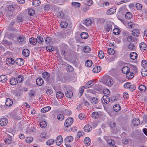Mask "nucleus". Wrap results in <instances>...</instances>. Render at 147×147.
<instances>
[{
  "label": "nucleus",
  "instance_id": "obj_1",
  "mask_svg": "<svg viewBox=\"0 0 147 147\" xmlns=\"http://www.w3.org/2000/svg\"><path fill=\"white\" fill-rule=\"evenodd\" d=\"M16 8L15 5L11 4L8 5L4 12L5 15L7 17L13 16V12L15 10Z\"/></svg>",
  "mask_w": 147,
  "mask_h": 147
},
{
  "label": "nucleus",
  "instance_id": "obj_2",
  "mask_svg": "<svg viewBox=\"0 0 147 147\" xmlns=\"http://www.w3.org/2000/svg\"><path fill=\"white\" fill-rule=\"evenodd\" d=\"M102 83L109 87H110L113 84V78L108 75L104 76L102 78Z\"/></svg>",
  "mask_w": 147,
  "mask_h": 147
},
{
  "label": "nucleus",
  "instance_id": "obj_3",
  "mask_svg": "<svg viewBox=\"0 0 147 147\" xmlns=\"http://www.w3.org/2000/svg\"><path fill=\"white\" fill-rule=\"evenodd\" d=\"M141 64L143 68L142 69L141 73L142 76L145 77L147 75V69L146 68L147 66V63L146 60H144L141 62Z\"/></svg>",
  "mask_w": 147,
  "mask_h": 147
},
{
  "label": "nucleus",
  "instance_id": "obj_4",
  "mask_svg": "<svg viewBox=\"0 0 147 147\" xmlns=\"http://www.w3.org/2000/svg\"><path fill=\"white\" fill-rule=\"evenodd\" d=\"M102 115V112H94L91 115V117L97 119Z\"/></svg>",
  "mask_w": 147,
  "mask_h": 147
},
{
  "label": "nucleus",
  "instance_id": "obj_5",
  "mask_svg": "<svg viewBox=\"0 0 147 147\" xmlns=\"http://www.w3.org/2000/svg\"><path fill=\"white\" fill-rule=\"evenodd\" d=\"M73 122V119L72 118H68L65 121L64 125L65 126L68 127L71 125Z\"/></svg>",
  "mask_w": 147,
  "mask_h": 147
},
{
  "label": "nucleus",
  "instance_id": "obj_6",
  "mask_svg": "<svg viewBox=\"0 0 147 147\" xmlns=\"http://www.w3.org/2000/svg\"><path fill=\"white\" fill-rule=\"evenodd\" d=\"M63 138L61 136L59 135L56 138L55 140V142L57 146L60 145L63 142Z\"/></svg>",
  "mask_w": 147,
  "mask_h": 147
},
{
  "label": "nucleus",
  "instance_id": "obj_7",
  "mask_svg": "<svg viewBox=\"0 0 147 147\" xmlns=\"http://www.w3.org/2000/svg\"><path fill=\"white\" fill-rule=\"evenodd\" d=\"M110 100L109 97L107 95L104 96L102 98V102L104 104L108 103L109 102Z\"/></svg>",
  "mask_w": 147,
  "mask_h": 147
},
{
  "label": "nucleus",
  "instance_id": "obj_8",
  "mask_svg": "<svg viewBox=\"0 0 147 147\" xmlns=\"http://www.w3.org/2000/svg\"><path fill=\"white\" fill-rule=\"evenodd\" d=\"M140 32L139 30L137 29H135L132 31V34L135 37H138L140 35Z\"/></svg>",
  "mask_w": 147,
  "mask_h": 147
},
{
  "label": "nucleus",
  "instance_id": "obj_9",
  "mask_svg": "<svg viewBox=\"0 0 147 147\" xmlns=\"http://www.w3.org/2000/svg\"><path fill=\"white\" fill-rule=\"evenodd\" d=\"M104 138L107 143L109 145H110V146L112 145H114V144H115V142L113 140L111 139H108V136H105L104 137Z\"/></svg>",
  "mask_w": 147,
  "mask_h": 147
},
{
  "label": "nucleus",
  "instance_id": "obj_10",
  "mask_svg": "<svg viewBox=\"0 0 147 147\" xmlns=\"http://www.w3.org/2000/svg\"><path fill=\"white\" fill-rule=\"evenodd\" d=\"M126 24L129 28H136L138 27V25L137 24L132 22H129Z\"/></svg>",
  "mask_w": 147,
  "mask_h": 147
},
{
  "label": "nucleus",
  "instance_id": "obj_11",
  "mask_svg": "<svg viewBox=\"0 0 147 147\" xmlns=\"http://www.w3.org/2000/svg\"><path fill=\"white\" fill-rule=\"evenodd\" d=\"M24 61L22 58H18L16 59L15 63L18 65H22L24 64Z\"/></svg>",
  "mask_w": 147,
  "mask_h": 147
},
{
  "label": "nucleus",
  "instance_id": "obj_12",
  "mask_svg": "<svg viewBox=\"0 0 147 147\" xmlns=\"http://www.w3.org/2000/svg\"><path fill=\"white\" fill-rule=\"evenodd\" d=\"M126 78L128 79H131L134 76V73L130 70L126 74Z\"/></svg>",
  "mask_w": 147,
  "mask_h": 147
},
{
  "label": "nucleus",
  "instance_id": "obj_13",
  "mask_svg": "<svg viewBox=\"0 0 147 147\" xmlns=\"http://www.w3.org/2000/svg\"><path fill=\"white\" fill-rule=\"evenodd\" d=\"M91 126L89 124L86 125L84 127V131L86 132H90L92 129Z\"/></svg>",
  "mask_w": 147,
  "mask_h": 147
},
{
  "label": "nucleus",
  "instance_id": "obj_14",
  "mask_svg": "<svg viewBox=\"0 0 147 147\" xmlns=\"http://www.w3.org/2000/svg\"><path fill=\"white\" fill-rule=\"evenodd\" d=\"M7 123V119L6 118H2L0 120V124L1 126H5Z\"/></svg>",
  "mask_w": 147,
  "mask_h": 147
},
{
  "label": "nucleus",
  "instance_id": "obj_15",
  "mask_svg": "<svg viewBox=\"0 0 147 147\" xmlns=\"http://www.w3.org/2000/svg\"><path fill=\"white\" fill-rule=\"evenodd\" d=\"M36 84L38 86H41L43 83V80L41 78H38L36 81Z\"/></svg>",
  "mask_w": 147,
  "mask_h": 147
},
{
  "label": "nucleus",
  "instance_id": "obj_16",
  "mask_svg": "<svg viewBox=\"0 0 147 147\" xmlns=\"http://www.w3.org/2000/svg\"><path fill=\"white\" fill-rule=\"evenodd\" d=\"M106 24L107 28H112L113 26L114 28H116V26L115 25V24L110 21H107Z\"/></svg>",
  "mask_w": 147,
  "mask_h": 147
},
{
  "label": "nucleus",
  "instance_id": "obj_17",
  "mask_svg": "<svg viewBox=\"0 0 147 147\" xmlns=\"http://www.w3.org/2000/svg\"><path fill=\"white\" fill-rule=\"evenodd\" d=\"M130 70V68L127 66L123 67L121 71L123 73L126 74Z\"/></svg>",
  "mask_w": 147,
  "mask_h": 147
},
{
  "label": "nucleus",
  "instance_id": "obj_18",
  "mask_svg": "<svg viewBox=\"0 0 147 147\" xmlns=\"http://www.w3.org/2000/svg\"><path fill=\"white\" fill-rule=\"evenodd\" d=\"M25 39V37L23 35H22L19 36L18 38L17 39L18 41L22 44L24 42V41Z\"/></svg>",
  "mask_w": 147,
  "mask_h": 147
},
{
  "label": "nucleus",
  "instance_id": "obj_19",
  "mask_svg": "<svg viewBox=\"0 0 147 147\" xmlns=\"http://www.w3.org/2000/svg\"><path fill=\"white\" fill-rule=\"evenodd\" d=\"M94 83V82L92 80L88 82L84 86L85 88L87 89L91 86H92Z\"/></svg>",
  "mask_w": 147,
  "mask_h": 147
},
{
  "label": "nucleus",
  "instance_id": "obj_20",
  "mask_svg": "<svg viewBox=\"0 0 147 147\" xmlns=\"http://www.w3.org/2000/svg\"><path fill=\"white\" fill-rule=\"evenodd\" d=\"M50 74L47 72H44L42 74V77L45 80H47L50 77Z\"/></svg>",
  "mask_w": 147,
  "mask_h": 147
},
{
  "label": "nucleus",
  "instance_id": "obj_21",
  "mask_svg": "<svg viewBox=\"0 0 147 147\" xmlns=\"http://www.w3.org/2000/svg\"><path fill=\"white\" fill-rule=\"evenodd\" d=\"M13 102L12 100L10 98H7L6 100L5 105L8 107L10 106L13 104Z\"/></svg>",
  "mask_w": 147,
  "mask_h": 147
},
{
  "label": "nucleus",
  "instance_id": "obj_22",
  "mask_svg": "<svg viewBox=\"0 0 147 147\" xmlns=\"http://www.w3.org/2000/svg\"><path fill=\"white\" fill-rule=\"evenodd\" d=\"M101 67L99 66L94 67L92 70L93 72L95 73H96L100 72L101 70Z\"/></svg>",
  "mask_w": 147,
  "mask_h": 147
},
{
  "label": "nucleus",
  "instance_id": "obj_23",
  "mask_svg": "<svg viewBox=\"0 0 147 147\" xmlns=\"http://www.w3.org/2000/svg\"><path fill=\"white\" fill-rule=\"evenodd\" d=\"M146 45L143 42L140 43L139 45L140 48L141 50L144 51L146 49Z\"/></svg>",
  "mask_w": 147,
  "mask_h": 147
},
{
  "label": "nucleus",
  "instance_id": "obj_24",
  "mask_svg": "<svg viewBox=\"0 0 147 147\" xmlns=\"http://www.w3.org/2000/svg\"><path fill=\"white\" fill-rule=\"evenodd\" d=\"M10 84L12 85H16L17 83V79L15 78H12L10 80Z\"/></svg>",
  "mask_w": 147,
  "mask_h": 147
},
{
  "label": "nucleus",
  "instance_id": "obj_25",
  "mask_svg": "<svg viewBox=\"0 0 147 147\" xmlns=\"http://www.w3.org/2000/svg\"><path fill=\"white\" fill-rule=\"evenodd\" d=\"M121 107L120 105L118 104H116L113 107V110L114 111L118 112L120 110Z\"/></svg>",
  "mask_w": 147,
  "mask_h": 147
},
{
  "label": "nucleus",
  "instance_id": "obj_26",
  "mask_svg": "<svg viewBox=\"0 0 147 147\" xmlns=\"http://www.w3.org/2000/svg\"><path fill=\"white\" fill-rule=\"evenodd\" d=\"M137 54L135 52L131 53L130 55V58L133 60H134L136 59L137 58Z\"/></svg>",
  "mask_w": 147,
  "mask_h": 147
},
{
  "label": "nucleus",
  "instance_id": "obj_27",
  "mask_svg": "<svg viewBox=\"0 0 147 147\" xmlns=\"http://www.w3.org/2000/svg\"><path fill=\"white\" fill-rule=\"evenodd\" d=\"M84 142L86 146H88L90 144V140L88 137H86L84 140Z\"/></svg>",
  "mask_w": 147,
  "mask_h": 147
},
{
  "label": "nucleus",
  "instance_id": "obj_28",
  "mask_svg": "<svg viewBox=\"0 0 147 147\" xmlns=\"http://www.w3.org/2000/svg\"><path fill=\"white\" fill-rule=\"evenodd\" d=\"M140 123V121L138 118L134 119L133 120V124L134 126H137Z\"/></svg>",
  "mask_w": 147,
  "mask_h": 147
},
{
  "label": "nucleus",
  "instance_id": "obj_29",
  "mask_svg": "<svg viewBox=\"0 0 147 147\" xmlns=\"http://www.w3.org/2000/svg\"><path fill=\"white\" fill-rule=\"evenodd\" d=\"M6 63L9 65H13L15 63L14 60L12 58H8L6 59Z\"/></svg>",
  "mask_w": 147,
  "mask_h": 147
},
{
  "label": "nucleus",
  "instance_id": "obj_30",
  "mask_svg": "<svg viewBox=\"0 0 147 147\" xmlns=\"http://www.w3.org/2000/svg\"><path fill=\"white\" fill-rule=\"evenodd\" d=\"M7 76L5 75H2L0 76V81L3 83L7 80Z\"/></svg>",
  "mask_w": 147,
  "mask_h": 147
},
{
  "label": "nucleus",
  "instance_id": "obj_31",
  "mask_svg": "<svg viewBox=\"0 0 147 147\" xmlns=\"http://www.w3.org/2000/svg\"><path fill=\"white\" fill-rule=\"evenodd\" d=\"M91 103L93 105L97 104L98 102V99L97 98L93 97L91 98L90 100Z\"/></svg>",
  "mask_w": 147,
  "mask_h": 147
},
{
  "label": "nucleus",
  "instance_id": "obj_32",
  "mask_svg": "<svg viewBox=\"0 0 147 147\" xmlns=\"http://www.w3.org/2000/svg\"><path fill=\"white\" fill-rule=\"evenodd\" d=\"M64 95V94L61 91H59L56 94V96L57 99L61 98H62Z\"/></svg>",
  "mask_w": 147,
  "mask_h": 147
},
{
  "label": "nucleus",
  "instance_id": "obj_33",
  "mask_svg": "<svg viewBox=\"0 0 147 147\" xmlns=\"http://www.w3.org/2000/svg\"><path fill=\"white\" fill-rule=\"evenodd\" d=\"M29 42L30 44L33 45H36L37 42V40H36V38L32 37L30 39Z\"/></svg>",
  "mask_w": 147,
  "mask_h": 147
},
{
  "label": "nucleus",
  "instance_id": "obj_34",
  "mask_svg": "<svg viewBox=\"0 0 147 147\" xmlns=\"http://www.w3.org/2000/svg\"><path fill=\"white\" fill-rule=\"evenodd\" d=\"M57 118L59 121H62L64 119V115L62 114H59L57 116Z\"/></svg>",
  "mask_w": 147,
  "mask_h": 147
},
{
  "label": "nucleus",
  "instance_id": "obj_35",
  "mask_svg": "<svg viewBox=\"0 0 147 147\" xmlns=\"http://www.w3.org/2000/svg\"><path fill=\"white\" fill-rule=\"evenodd\" d=\"M30 53L29 50L27 49H24L22 51V54L24 56L26 57L29 56Z\"/></svg>",
  "mask_w": 147,
  "mask_h": 147
},
{
  "label": "nucleus",
  "instance_id": "obj_36",
  "mask_svg": "<svg viewBox=\"0 0 147 147\" xmlns=\"http://www.w3.org/2000/svg\"><path fill=\"white\" fill-rule=\"evenodd\" d=\"M80 36L82 38L85 39L88 37V35L87 32H82L81 33Z\"/></svg>",
  "mask_w": 147,
  "mask_h": 147
},
{
  "label": "nucleus",
  "instance_id": "obj_37",
  "mask_svg": "<svg viewBox=\"0 0 147 147\" xmlns=\"http://www.w3.org/2000/svg\"><path fill=\"white\" fill-rule=\"evenodd\" d=\"M84 23V24L86 25V26H89L92 24V22L90 19H87L85 20Z\"/></svg>",
  "mask_w": 147,
  "mask_h": 147
},
{
  "label": "nucleus",
  "instance_id": "obj_38",
  "mask_svg": "<svg viewBox=\"0 0 147 147\" xmlns=\"http://www.w3.org/2000/svg\"><path fill=\"white\" fill-rule=\"evenodd\" d=\"M51 109V107L49 106L45 107L41 109V112L43 113H46L50 111Z\"/></svg>",
  "mask_w": 147,
  "mask_h": 147
},
{
  "label": "nucleus",
  "instance_id": "obj_39",
  "mask_svg": "<svg viewBox=\"0 0 147 147\" xmlns=\"http://www.w3.org/2000/svg\"><path fill=\"white\" fill-rule=\"evenodd\" d=\"M105 19L102 18H97V22L98 24H103L105 22Z\"/></svg>",
  "mask_w": 147,
  "mask_h": 147
},
{
  "label": "nucleus",
  "instance_id": "obj_40",
  "mask_svg": "<svg viewBox=\"0 0 147 147\" xmlns=\"http://www.w3.org/2000/svg\"><path fill=\"white\" fill-rule=\"evenodd\" d=\"M6 36L12 40L15 36V35L14 33L10 32L6 34Z\"/></svg>",
  "mask_w": 147,
  "mask_h": 147
},
{
  "label": "nucleus",
  "instance_id": "obj_41",
  "mask_svg": "<svg viewBox=\"0 0 147 147\" xmlns=\"http://www.w3.org/2000/svg\"><path fill=\"white\" fill-rule=\"evenodd\" d=\"M65 95L67 97L70 98L73 96V93L70 90H67L65 92Z\"/></svg>",
  "mask_w": 147,
  "mask_h": 147
},
{
  "label": "nucleus",
  "instance_id": "obj_42",
  "mask_svg": "<svg viewBox=\"0 0 147 147\" xmlns=\"http://www.w3.org/2000/svg\"><path fill=\"white\" fill-rule=\"evenodd\" d=\"M74 70L73 67L67 64L66 65V70L69 72H71Z\"/></svg>",
  "mask_w": 147,
  "mask_h": 147
},
{
  "label": "nucleus",
  "instance_id": "obj_43",
  "mask_svg": "<svg viewBox=\"0 0 147 147\" xmlns=\"http://www.w3.org/2000/svg\"><path fill=\"white\" fill-rule=\"evenodd\" d=\"M40 4V1L39 0H34L32 2V5L35 7L39 6Z\"/></svg>",
  "mask_w": 147,
  "mask_h": 147
},
{
  "label": "nucleus",
  "instance_id": "obj_44",
  "mask_svg": "<svg viewBox=\"0 0 147 147\" xmlns=\"http://www.w3.org/2000/svg\"><path fill=\"white\" fill-rule=\"evenodd\" d=\"M139 90L142 92H144L146 89V86L143 85H140L138 87Z\"/></svg>",
  "mask_w": 147,
  "mask_h": 147
},
{
  "label": "nucleus",
  "instance_id": "obj_45",
  "mask_svg": "<svg viewBox=\"0 0 147 147\" xmlns=\"http://www.w3.org/2000/svg\"><path fill=\"white\" fill-rule=\"evenodd\" d=\"M121 30L119 28H114L113 30V34L115 35H117L120 33Z\"/></svg>",
  "mask_w": 147,
  "mask_h": 147
},
{
  "label": "nucleus",
  "instance_id": "obj_46",
  "mask_svg": "<svg viewBox=\"0 0 147 147\" xmlns=\"http://www.w3.org/2000/svg\"><path fill=\"white\" fill-rule=\"evenodd\" d=\"M16 79H17V82L18 83L22 82L24 81V78L22 76L19 75L18 76Z\"/></svg>",
  "mask_w": 147,
  "mask_h": 147
},
{
  "label": "nucleus",
  "instance_id": "obj_47",
  "mask_svg": "<svg viewBox=\"0 0 147 147\" xmlns=\"http://www.w3.org/2000/svg\"><path fill=\"white\" fill-rule=\"evenodd\" d=\"M125 17L127 19H131L132 17V13L130 12H127L125 14Z\"/></svg>",
  "mask_w": 147,
  "mask_h": 147
},
{
  "label": "nucleus",
  "instance_id": "obj_48",
  "mask_svg": "<svg viewBox=\"0 0 147 147\" xmlns=\"http://www.w3.org/2000/svg\"><path fill=\"white\" fill-rule=\"evenodd\" d=\"M73 137L72 136H70L65 138V140L67 142H70L73 140Z\"/></svg>",
  "mask_w": 147,
  "mask_h": 147
},
{
  "label": "nucleus",
  "instance_id": "obj_49",
  "mask_svg": "<svg viewBox=\"0 0 147 147\" xmlns=\"http://www.w3.org/2000/svg\"><path fill=\"white\" fill-rule=\"evenodd\" d=\"M55 140L54 139H50L47 141L46 144L47 145L51 146L53 144Z\"/></svg>",
  "mask_w": 147,
  "mask_h": 147
},
{
  "label": "nucleus",
  "instance_id": "obj_50",
  "mask_svg": "<svg viewBox=\"0 0 147 147\" xmlns=\"http://www.w3.org/2000/svg\"><path fill=\"white\" fill-rule=\"evenodd\" d=\"M115 12V9L113 8H111L107 11V13L108 15H111L114 13Z\"/></svg>",
  "mask_w": 147,
  "mask_h": 147
},
{
  "label": "nucleus",
  "instance_id": "obj_51",
  "mask_svg": "<svg viewBox=\"0 0 147 147\" xmlns=\"http://www.w3.org/2000/svg\"><path fill=\"white\" fill-rule=\"evenodd\" d=\"M67 25L68 24L66 21H62L60 24L61 28H67Z\"/></svg>",
  "mask_w": 147,
  "mask_h": 147
},
{
  "label": "nucleus",
  "instance_id": "obj_52",
  "mask_svg": "<svg viewBox=\"0 0 147 147\" xmlns=\"http://www.w3.org/2000/svg\"><path fill=\"white\" fill-rule=\"evenodd\" d=\"M83 50L84 53H88L90 51V48L88 46H86L83 48Z\"/></svg>",
  "mask_w": 147,
  "mask_h": 147
},
{
  "label": "nucleus",
  "instance_id": "obj_53",
  "mask_svg": "<svg viewBox=\"0 0 147 147\" xmlns=\"http://www.w3.org/2000/svg\"><path fill=\"white\" fill-rule=\"evenodd\" d=\"M46 122L45 121H42L40 123V125L42 128H44L47 126Z\"/></svg>",
  "mask_w": 147,
  "mask_h": 147
},
{
  "label": "nucleus",
  "instance_id": "obj_54",
  "mask_svg": "<svg viewBox=\"0 0 147 147\" xmlns=\"http://www.w3.org/2000/svg\"><path fill=\"white\" fill-rule=\"evenodd\" d=\"M28 13L29 15L32 16L34 14L35 11L33 9H29L28 11Z\"/></svg>",
  "mask_w": 147,
  "mask_h": 147
},
{
  "label": "nucleus",
  "instance_id": "obj_55",
  "mask_svg": "<svg viewBox=\"0 0 147 147\" xmlns=\"http://www.w3.org/2000/svg\"><path fill=\"white\" fill-rule=\"evenodd\" d=\"M128 48L129 50H134L136 49V47L133 44L130 43L128 46Z\"/></svg>",
  "mask_w": 147,
  "mask_h": 147
},
{
  "label": "nucleus",
  "instance_id": "obj_56",
  "mask_svg": "<svg viewBox=\"0 0 147 147\" xmlns=\"http://www.w3.org/2000/svg\"><path fill=\"white\" fill-rule=\"evenodd\" d=\"M84 88H85V87L84 86H83L81 87L79 89V93H80V96L82 95L84 93Z\"/></svg>",
  "mask_w": 147,
  "mask_h": 147
},
{
  "label": "nucleus",
  "instance_id": "obj_57",
  "mask_svg": "<svg viewBox=\"0 0 147 147\" xmlns=\"http://www.w3.org/2000/svg\"><path fill=\"white\" fill-rule=\"evenodd\" d=\"M85 64L86 66L89 67L92 65V62L90 60H88L86 61Z\"/></svg>",
  "mask_w": 147,
  "mask_h": 147
},
{
  "label": "nucleus",
  "instance_id": "obj_58",
  "mask_svg": "<svg viewBox=\"0 0 147 147\" xmlns=\"http://www.w3.org/2000/svg\"><path fill=\"white\" fill-rule=\"evenodd\" d=\"M12 140L10 136H9L5 139V142L7 144H9L11 143V142Z\"/></svg>",
  "mask_w": 147,
  "mask_h": 147
},
{
  "label": "nucleus",
  "instance_id": "obj_59",
  "mask_svg": "<svg viewBox=\"0 0 147 147\" xmlns=\"http://www.w3.org/2000/svg\"><path fill=\"white\" fill-rule=\"evenodd\" d=\"M46 50L49 52L52 51L54 50V48L51 46H48L46 47Z\"/></svg>",
  "mask_w": 147,
  "mask_h": 147
},
{
  "label": "nucleus",
  "instance_id": "obj_60",
  "mask_svg": "<svg viewBox=\"0 0 147 147\" xmlns=\"http://www.w3.org/2000/svg\"><path fill=\"white\" fill-rule=\"evenodd\" d=\"M108 53L110 55H113L115 53V51L114 50L111 48H109L107 50Z\"/></svg>",
  "mask_w": 147,
  "mask_h": 147
},
{
  "label": "nucleus",
  "instance_id": "obj_61",
  "mask_svg": "<svg viewBox=\"0 0 147 147\" xmlns=\"http://www.w3.org/2000/svg\"><path fill=\"white\" fill-rule=\"evenodd\" d=\"M71 4L73 6L76 7H79L81 5L80 3L78 2H72Z\"/></svg>",
  "mask_w": 147,
  "mask_h": 147
},
{
  "label": "nucleus",
  "instance_id": "obj_62",
  "mask_svg": "<svg viewBox=\"0 0 147 147\" xmlns=\"http://www.w3.org/2000/svg\"><path fill=\"white\" fill-rule=\"evenodd\" d=\"M98 55L100 58H103L104 57V54L103 51L101 50L98 53Z\"/></svg>",
  "mask_w": 147,
  "mask_h": 147
},
{
  "label": "nucleus",
  "instance_id": "obj_63",
  "mask_svg": "<svg viewBox=\"0 0 147 147\" xmlns=\"http://www.w3.org/2000/svg\"><path fill=\"white\" fill-rule=\"evenodd\" d=\"M45 41L47 44H50L51 41V37H48L45 38Z\"/></svg>",
  "mask_w": 147,
  "mask_h": 147
},
{
  "label": "nucleus",
  "instance_id": "obj_64",
  "mask_svg": "<svg viewBox=\"0 0 147 147\" xmlns=\"http://www.w3.org/2000/svg\"><path fill=\"white\" fill-rule=\"evenodd\" d=\"M33 138L32 137H27L26 140V141L27 143H30L33 140Z\"/></svg>",
  "mask_w": 147,
  "mask_h": 147
}]
</instances>
